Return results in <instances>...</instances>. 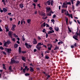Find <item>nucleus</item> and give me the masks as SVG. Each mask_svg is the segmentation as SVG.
I'll use <instances>...</instances> for the list:
<instances>
[{"mask_svg": "<svg viewBox=\"0 0 80 80\" xmlns=\"http://www.w3.org/2000/svg\"><path fill=\"white\" fill-rule=\"evenodd\" d=\"M76 34L77 35H74L73 36V38H74V39H75L76 40H78V39H77V38H78V35H79L80 38V32L79 31V33H78L77 32H76Z\"/></svg>", "mask_w": 80, "mask_h": 80, "instance_id": "f257e3e1", "label": "nucleus"}, {"mask_svg": "<svg viewBox=\"0 0 80 80\" xmlns=\"http://www.w3.org/2000/svg\"><path fill=\"white\" fill-rule=\"evenodd\" d=\"M8 53H11V51H12V49L11 48H5L4 49Z\"/></svg>", "mask_w": 80, "mask_h": 80, "instance_id": "f03ea898", "label": "nucleus"}, {"mask_svg": "<svg viewBox=\"0 0 80 80\" xmlns=\"http://www.w3.org/2000/svg\"><path fill=\"white\" fill-rule=\"evenodd\" d=\"M12 34H13V32L11 31H9L8 32V35L9 37L11 38H12Z\"/></svg>", "mask_w": 80, "mask_h": 80, "instance_id": "7ed1b4c3", "label": "nucleus"}, {"mask_svg": "<svg viewBox=\"0 0 80 80\" xmlns=\"http://www.w3.org/2000/svg\"><path fill=\"white\" fill-rule=\"evenodd\" d=\"M46 12H50V10H51V8L50 7H46Z\"/></svg>", "mask_w": 80, "mask_h": 80, "instance_id": "20e7f679", "label": "nucleus"}, {"mask_svg": "<svg viewBox=\"0 0 80 80\" xmlns=\"http://www.w3.org/2000/svg\"><path fill=\"white\" fill-rule=\"evenodd\" d=\"M39 13L40 15H41V16H45L46 14L44 12H39Z\"/></svg>", "mask_w": 80, "mask_h": 80, "instance_id": "39448f33", "label": "nucleus"}, {"mask_svg": "<svg viewBox=\"0 0 80 80\" xmlns=\"http://www.w3.org/2000/svg\"><path fill=\"white\" fill-rule=\"evenodd\" d=\"M62 8H67V4L65 3V2H64L62 5Z\"/></svg>", "mask_w": 80, "mask_h": 80, "instance_id": "423d86ee", "label": "nucleus"}, {"mask_svg": "<svg viewBox=\"0 0 80 80\" xmlns=\"http://www.w3.org/2000/svg\"><path fill=\"white\" fill-rule=\"evenodd\" d=\"M33 44H37V39L35 38H34L33 41L32 42Z\"/></svg>", "mask_w": 80, "mask_h": 80, "instance_id": "0eeeda50", "label": "nucleus"}, {"mask_svg": "<svg viewBox=\"0 0 80 80\" xmlns=\"http://www.w3.org/2000/svg\"><path fill=\"white\" fill-rule=\"evenodd\" d=\"M15 27H16V25H13L11 28L12 31H15Z\"/></svg>", "mask_w": 80, "mask_h": 80, "instance_id": "6e6552de", "label": "nucleus"}, {"mask_svg": "<svg viewBox=\"0 0 80 80\" xmlns=\"http://www.w3.org/2000/svg\"><path fill=\"white\" fill-rule=\"evenodd\" d=\"M25 45H26L27 48H29V47H30V48L31 47V46L28 45V43H27V42H26L25 43Z\"/></svg>", "mask_w": 80, "mask_h": 80, "instance_id": "1a4fd4ad", "label": "nucleus"}, {"mask_svg": "<svg viewBox=\"0 0 80 80\" xmlns=\"http://www.w3.org/2000/svg\"><path fill=\"white\" fill-rule=\"evenodd\" d=\"M4 45L6 47H8V45H7V43L5 42V41H4Z\"/></svg>", "mask_w": 80, "mask_h": 80, "instance_id": "9d476101", "label": "nucleus"}, {"mask_svg": "<svg viewBox=\"0 0 80 80\" xmlns=\"http://www.w3.org/2000/svg\"><path fill=\"white\" fill-rule=\"evenodd\" d=\"M41 46H38L37 45L36 46V48L38 49V50H40V49L41 48Z\"/></svg>", "mask_w": 80, "mask_h": 80, "instance_id": "9b49d317", "label": "nucleus"}, {"mask_svg": "<svg viewBox=\"0 0 80 80\" xmlns=\"http://www.w3.org/2000/svg\"><path fill=\"white\" fill-rule=\"evenodd\" d=\"M11 63H15V60H14V59H13V58L11 59Z\"/></svg>", "mask_w": 80, "mask_h": 80, "instance_id": "f8f14e48", "label": "nucleus"}, {"mask_svg": "<svg viewBox=\"0 0 80 80\" xmlns=\"http://www.w3.org/2000/svg\"><path fill=\"white\" fill-rule=\"evenodd\" d=\"M55 32L53 30H52L50 31H49L48 32V34H50V33H54Z\"/></svg>", "mask_w": 80, "mask_h": 80, "instance_id": "ddd939ff", "label": "nucleus"}, {"mask_svg": "<svg viewBox=\"0 0 80 80\" xmlns=\"http://www.w3.org/2000/svg\"><path fill=\"white\" fill-rule=\"evenodd\" d=\"M67 15H68L69 17H71V18H73V15L72 14H67Z\"/></svg>", "mask_w": 80, "mask_h": 80, "instance_id": "4468645a", "label": "nucleus"}, {"mask_svg": "<svg viewBox=\"0 0 80 80\" xmlns=\"http://www.w3.org/2000/svg\"><path fill=\"white\" fill-rule=\"evenodd\" d=\"M43 43H42V42H39L38 44L37 45L38 46H41V45H43Z\"/></svg>", "mask_w": 80, "mask_h": 80, "instance_id": "2eb2a0df", "label": "nucleus"}, {"mask_svg": "<svg viewBox=\"0 0 80 80\" xmlns=\"http://www.w3.org/2000/svg\"><path fill=\"white\" fill-rule=\"evenodd\" d=\"M3 11L4 12H7V8H3Z\"/></svg>", "mask_w": 80, "mask_h": 80, "instance_id": "dca6fc26", "label": "nucleus"}, {"mask_svg": "<svg viewBox=\"0 0 80 80\" xmlns=\"http://www.w3.org/2000/svg\"><path fill=\"white\" fill-rule=\"evenodd\" d=\"M30 72H33L34 71L33 69L31 67H30Z\"/></svg>", "mask_w": 80, "mask_h": 80, "instance_id": "f3484780", "label": "nucleus"}, {"mask_svg": "<svg viewBox=\"0 0 80 80\" xmlns=\"http://www.w3.org/2000/svg\"><path fill=\"white\" fill-rule=\"evenodd\" d=\"M9 69L10 72H13V70L12 69V66H10L9 68Z\"/></svg>", "mask_w": 80, "mask_h": 80, "instance_id": "a211bd4d", "label": "nucleus"}, {"mask_svg": "<svg viewBox=\"0 0 80 80\" xmlns=\"http://www.w3.org/2000/svg\"><path fill=\"white\" fill-rule=\"evenodd\" d=\"M47 15L48 16H51V15H52V14H51V12H49L47 14Z\"/></svg>", "mask_w": 80, "mask_h": 80, "instance_id": "6ab92c4d", "label": "nucleus"}, {"mask_svg": "<svg viewBox=\"0 0 80 80\" xmlns=\"http://www.w3.org/2000/svg\"><path fill=\"white\" fill-rule=\"evenodd\" d=\"M22 60H23V61H25L26 60V58L25 57H22Z\"/></svg>", "mask_w": 80, "mask_h": 80, "instance_id": "aec40b11", "label": "nucleus"}, {"mask_svg": "<svg viewBox=\"0 0 80 80\" xmlns=\"http://www.w3.org/2000/svg\"><path fill=\"white\" fill-rule=\"evenodd\" d=\"M27 22L28 23H30V22H31V19H27Z\"/></svg>", "mask_w": 80, "mask_h": 80, "instance_id": "412c9836", "label": "nucleus"}, {"mask_svg": "<svg viewBox=\"0 0 80 80\" xmlns=\"http://www.w3.org/2000/svg\"><path fill=\"white\" fill-rule=\"evenodd\" d=\"M18 44H15L14 45V48H17V47H18Z\"/></svg>", "mask_w": 80, "mask_h": 80, "instance_id": "4be33fe9", "label": "nucleus"}, {"mask_svg": "<svg viewBox=\"0 0 80 80\" xmlns=\"http://www.w3.org/2000/svg\"><path fill=\"white\" fill-rule=\"evenodd\" d=\"M67 11V10H65V9H62V13H63L64 12H65Z\"/></svg>", "mask_w": 80, "mask_h": 80, "instance_id": "5701e85b", "label": "nucleus"}, {"mask_svg": "<svg viewBox=\"0 0 80 80\" xmlns=\"http://www.w3.org/2000/svg\"><path fill=\"white\" fill-rule=\"evenodd\" d=\"M20 8H23V4H20Z\"/></svg>", "mask_w": 80, "mask_h": 80, "instance_id": "b1692460", "label": "nucleus"}, {"mask_svg": "<svg viewBox=\"0 0 80 80\" xmlns=\"http://www.w3.org/2000/svg\"><path fill=\"white\" fill-rule=\"evenodd\" d=\"M80 3V2L79 1H78L77 3L76 4V6H78Z\"/></svg>", "mask_w": 80, "mask_h": 80, "instance_id": "393cba45", "label": "nucleus"}, {"mask_svg": "<svg viewBox=\"0 0 80 80\" xmlns=\"http://www.w3.org/2000/svg\"><path fill=\"white\" fill-rule=\"evenodd\" d=\"M47 3L48 5H50V1H47Z\"/></svg>", "mask_w": 80, "mask_h": 80, "instance_id": "a878e982", "label": "nucleus"}, {"mask_svg": "<svg viewBox=\"0 0 80 80\" xmlns=\"http://www.w3.org/2000/svg\"><path fill=\"white\" fill-rule=\"evenodd\" d=\"M55 30L56 31V32H58L59 30L58 28H56L55 29Z\"/></svg>", "mask_w": 80, "mask_h": 80, "instance_id": "bb28decb", "label": "nucleus"}, {"mask_svg": "<svg viewBox=\"0 0 80 80\" xmlns=\"http://www.w3.org/2000/svg\"><path fill=\"white\" fill-rule=\"evenodd\" d=\"M67 5H71V2H67L66 3Z\"/></svg>", "mask_w": 80, "mask_h": 80, "instance_id": "cd10ccee", "label": "nucleus"}, {"mask_svg": "<svg viewBox=\"0 0 80 80\" xmlns=\"http://www.w3.org/2000/svg\"><path fill=\"white\" fill-rule=\"evenodd\" d=\"M53 0H51V5L52 6H53Z\"/></svg>", "mask_w": 80, "mask_h": 80, "instance_id": "c85d7f7f", "label": "nucleus"}, {"mask_svg": "<svg viewBox=\"0 0 80 80\" xmlns=\"http://www.w3.org/2000/svg\"><path fill=\"white\" fill-rule=\"evenodd\" d=\"M67 25H68V18H65Z\"/></svg>", "mask_w": 80, "mask_h": 80, "instance_id": "c756f323", "label": "nucleus"}, {"mask_svg": "<svg viewBox=\"0 0 80 80\" xmlns=\"http://www.w3.org/2000/svg\"><path fill=\"white\" fill-rule=\"evenodd\" d=\"M13 36L14 37H15L16 38H18V36L16 35V34H13Z\"/></svg>", "mask_w": 80, "mask_h": 80, "instance_id": "7c9ffc66", "label": "nucleus"}, {"mask_svg": "<svg viewBox=\"0 0 80 80\" xmlns=\"http://www.w3.org/2000/svg\"><path fill=\"white\" fill-rule=\"evenodd\" d=\"M11 38L12 41H13V42H15V38H13L12 37V38Z\"/></svg>", "mask_w": 80, "mask_h": 80, "instance_id": "2f4dec72", "label": "nucleus"}, {"mask_svg": "<svg viewBox=\"0 0 80 80\" xmlns=\"http://www.w3.org/2000/svg\"><path fill=\"white\" fill-rule=\"evenodd\" d=\"M6 42L8 45H9V44L11 43V42L10 41H7Z\"/></svg>", "mask_w": 80, "mask_h": 80, "instance_id": "473e14b6", "label": "nucleus"}, {"mask_svg": "<svg viewBox=\"0 0 80 80\" xmlns=\"http://www.w3.org/2000/svg\"><path fill=\"white\" fill-rule=\"evenodd\" d=\"M59 48L58 47H56L54 49V50H58Z\"/></svg>", "mask_w": 80, "mask_h": 80, "instance_id": "72a5a7b5", "label": "nucleus"}, {"mask_svg": "<svg viewBox=\"0 0 80 80\" xmlns=\"http://www.w3.org/2000/svg\"><path fill=\"white\" fill-rule=\"evenodd\" d=\"M42 26H43V27H45L46 26V24H45V22H44L42 25Z\"/></svg>", "mask_w": 80, "mask_h": 80, "instance_id": "f704fd0d", "label": "nucleus"}, {"mask_svg": "<svg viewBox=\"0 0 80 80\" xmlns=\"http://www.w3.org/2000/svg\"><path fill=\"white\" fill-rule=\"evenodd\" d=\"M51 22H52V23H53L54 24L55 23H54L55 20H54V19H52L51 20Z\"/></svg>", "mask_w": 80, "mask_h": 80, "instance_id": "c9c22d12", "label": "nucleus"}, {"mask_svg": "<svg viewBox=\"0 0 80 80\" xmlns=\"http://www.w3.org/2000/svg\"><path fill=\"white\" fill-rule=\"evenodd\" d=\"M5 28H6V29H7V28H8V25H7L6 26H5Z\"/></svg>", "mask_w": 80, "mask_h": 80, "instance_id": "e433bc0d", "label": "nucleus"}, {"mask_svg": "<svg viewBox=\"0 0 80 80\" xmlns=\"http://www.w3.org/2000/svg\"><path fill=\"white\" fill-rule=\"evenodd\" d=\"M4 48H3V47H2V46H1L0 47V50H4Z\"/></svg>", "mask_w": 80, "mask_h": 80, "instance_id": "4c0bfd02", "label": "nucleus"}, {"mask_svg": "<svg viewBox=\"0 0 80 80\" xmlns=\"http://www.w3.org/2000/svg\"><path fill=\"white\" fill-rule=\"evenodd\" d=\"M19 53L21 52V48H20V47H19Z\"/></svg>", "mask_w": 80, "mask_h": 80, "instance_id": "58836bf2", "label": "nucleus"}, {"mask_svg": "<svg viewBox=\"0 0 80 80\" xmlns=\"http://www.w3.org/2000/svg\"><path fill=\"white\" fill-rule=\"evenodd\" d=\"M30 75V74L28 73H27L25 74V76H28V75Z\"/></svg>", "mask_w": 80, "mask_h": 80, "instance_id": "ea45409f", "label": "nucleus"}, {"mask_svg": "<svg viewBox=\"0 0 80 80\" xmlns=\"http://www.w3.org/2000/svg\"><path fill=\"white\" fill-rule=\"evenodd\" d=\"M22 40L23 41H25V38L24 37H23V36L22 37Z\"/></svg>", "mask_w": 80, "mask_h": 80, "instance_id": "a19ab883", "label": "nucleus"}, {"mask_svg": "<svg viewBox=\"0 0 80 80\" xmlns=\"http://www.w3.org/2000/svg\"><path fill=\"white\" fill-rule=\"evenodd\" d=\"M45 58H46V59H48V58H49V57L47 56H46Z\"/></svg>", "mask_w": 80, "mask_h": 80, "instance_id": "79ce46f5", "label": "nucleus"}, {"mask_svg": "<svg viewBox=\"0 0 80 80\" xmlns=\"http://www.w3.org/2000/svg\"><path fill=\"white\" fill-rule=\"evenodd\" d=\"M19 63L18 61H15V63Z\"/></svg>", "mask_w": 80, "mask_h": 80, "instance_id": "37998d69", "label": "nucleus"}, {"mask_svg": "<svg viewBox=\"0 0 80 80\" xmlns=\"http://www.w3.org/2000/svg\"><path fill=\"white\" fill-rule=\"evenodd\" d=\"M72 10H74V9H75V7H74V6H73V5H72Z\"/></svg>", "mask_w": 80, "mask_h": 80, "instance_id": "c03bdc74", "label": "nucleus"}, {"mask_svg": "<svg viewBox=\"0 0 80 80\" xmlns=\"http://www.w3.org/2000/svg\"><path fill=\"white\" fill-rule=\"evenodd\" d=\"M68 30H69V32H72V30H71L70 28H69V27H68Z\"/></svg>", "mask_w": 80, "mask_h": 80, "instance_id": "a18cd8bd", "label": "nucleus"}, {"mask_svg": "<svg viewBox=\"0 0 80 80\" xmlns=\"http://www.w3.org/2000/svg\"><path fill=\"white\" fill-rule=\"evenodd\" d=\"M26 71V69H25V68L23 69V73H25V71Z\"/></svg>", "mask_w": 80, "mask_h": 80, "instance_id": "49530a36", "label": "nucleus"}, {"mask_svg": "<svg viewBox=\"0 0 80 80\" xmlns=\"http://www.w3.org/2000/svg\"><path fill=\"white\" fill-rule=\"evenodd\" d=\"M55 17H56V15H55V14L53 15L52 16L53 18H55Z\"/></svg>", "mask_w": 80, "mask_h": 80, "instance_id": "de8ad7c7", "label": "nucleus"}, {"mask_svg": "<svg viewBox=\"0 0 80 80\" xmlns=\"http://www.w3.org/2000/svg\"><path fill=\"white\" fill-rule=\"evenodd\" d=\"M0 32H3V30L2 29V28H1V26H0Z\"/></svg>", "mask_w": 80, "mask_h": 80, "instance_id": "09e8293b", "label": "nucleus"}, {"mask_svg": "<svg viewBox=\"0 0 80 80\" xmlns=\"http://www.w3.org/2000/svg\"><path fill=\"white\" fill-rule=\"evenodd\" d=\"M46 31V30H45V29H43V30L42 31V32L44 33V32H45Z\"/></svg>", "mask_w": 80, "mask_h": 80, "instance_id": "8fccbe9b", "label": "nucleus"}, {"mask_svg": "<svg viewBox=\"0 0 80 80\" xmlns=\"http://www.w3.org/2000/svg\"><path fill=\"white\" fill-rule=\"evenodd\" d=\"M38 1V0H34L33 2H35V3H37Z\"/></svg>", "mask_w": 80, "mask_h": 80, "instance_id": "3c124183", "label": "nucleus"}, {"mask_svg": "<svg viewBox=\"0 0 80 80\" xmlns=\"http://www.w3.org/2000/svg\"><path fill=\"white\" fill-rule=\"evenodd\" d=\"M71 1L72 4H73V0H71Z\"/></svg>", "mask_w": 80, "mask_h": 80, "instance_id": "603ef678", "label": "nucleus"}, {"mask_svg": "<svg viewBox=\"0 0 80 80\" xmlns=\"http://www.w3.org/2000/svg\"><path fill=\"white\" fill-rule=\"evenodd\" d=\"M37 11H35L34 13V14H35V15L37 14Z\"/></svg>", "mask_w": 80, "mask_h": 80, "instance_id": "864d4df0", "label": "nucleus"}, {"mask_svg": "<svg viewBox=\"0 0 80 80\" xmlns=\"http://www.w3.org/2000/svg\"><path fill=\"white\" fill-rule=\"evenodd\" d=\"M33 52H37V49H34Z\"/></svg>", "mask_w": 80, "mask_h": 80, "instance_id": "5fc2aeb1", "label": "nucleus"}, {"mask_svg": "<svg viewBox=\"0 0 80 80\" xmlns=\"http://www.w3.org/2000/svg\"><path fill=\"white\" fill-rule=\"evenodd\" d=\"M71 47L72 48H74V46L73 45H72L71 46Z\"/></svg>", "mask_w": 80, "mask_h": 80, "instance_id": "6e6d98bb", "label": "nucleus"}, {"mask_svg": "<svg viewBox=\"0 0 80 80\" xmlns=\"http://www.w3.org/2000/svg\"><path fill=\"white\" fill-rule=\"evenodd\" d=\"M52 29H53V28H52V27H49V30H52Z\"/></svg>", "mask_w": 80, "mask_h": 80, "instance_id": "4d7b16f0", "label": "nucleus"}, {"mask_svg": "<svg viewBox=\"0 0 80 80\" xmlns=\"http://www.w3.org/2000/svg\"><path fill=\"white\" fill-rule=\"evenodd\" d=\"M40 4H38V6L39 7V8H40V7H41V6H40Z\"/></svg>", "mask_w": 80, "mask_h": 80, "instance_id": "13d9d810", "label": "nucleus"}, {"mask_svg": "<svg viewBox=\"0 0 80 80\" xmlns=\"http://www.w3.org/2000/svg\"><path fill=\"white\" fill-rule=\"evenodd\" d=\"M42 18H43V19H44V20H45V19H46L47 18V17H46L45 18L43 17Z\"/></svg>", "mask_w": 80, "mask_h": 80, "instance_id": "bf43d9fd", "label": "nucleus"}, {"mask_svg": "<svg viewBox=\"0 0 80 80\" xmlns=\"http://www.w3.org/2000/svg\"><path fill=\"white\" fill-rule=\"evenodd\" d=\"M74 47H76L77 46V43H76V42H75V43L74 44Z\"/></svg>", "mask_w": 80, "mask_h": 80, "instance_id": "052dcab7", "label": "nucleus"}, {"mask_svg": "<svg viewBox=\"0 0 80 80\" xmlns=\"http://www.w3.org/2000/svg\"><path fill=\"white\" fill-rule=\"evenodd\" d=\"M65 14H66V15H67V16H68V15H67V14H68V11H67V12H66Z\"/></svg>", "mask_w": 80, "mask_h": 80, "instance_id": "680f3d73", "label": "nucleus"}, {"mask_svg": "<svg viewBox=\"0 0 80 80\" xmlns=\"http://www.w3.org/2000/svg\"><path fill=\"white\" fill-rule=\"evenodd\" d=\"M6 32H8V31H9V29H8V28L6 29Z\"/></svg>", "mask_w": 80, "mask_h": 80, "instance_id": "e2e57ef3", "label": "nucleus"}, {"mask_svg": "<svg viewBox=\"0 0 80 80\" xmlns=\"http://www.w3.org/2000/svg\"><path fill=\"white\" fill-rule=\"evenodd\" d=\"M46 27H49V25H48V24H46Z\"/></svg>", "mask_w": 80, "mask_h": 80, "instance_id": "0e129e2a", "label": "nucleus"}, {"mask_svg": "<svg viewBox=\"0 0 80 80\" xmlns=\"http://www.w3.org/2000/svg\"><path fill=\"white\" fill-rule=\"evenodd\" d=\"M38 40H41V38H40V37L38 36Z\"/></svg>", "mask_w": 80, "mask_h": 80, "instance_id": "69168bd1", "label": "nucleus"}, {"mask_svg": "<svg viewBox=\"0 0 80 80\" xmlns=\"http://www.w3.org/2000/svg\"><path fill=\"white\" fill-rule=\"evenodd\" d=\"M48 48L49 50H52V49L50 47H48Z\"/></svg>", "mask_w": 80, "mask_h": 80, "instance_id": "338daca9", "label": "nucleus"}, {"mask_svg": "<svg viewBox=\"0 0 80 80\" xmlns=\"http://www.w3.org/2000/svg\"><path fill=\"white\" fill-rule=\"evenodd\" d=\"M49 45H50V48H52V44H50Z\"/></svg>", "mask_w": 80, "mask_h": 80, "instance_id": "774afa93", "label": "nucleus"}]
</instances>
